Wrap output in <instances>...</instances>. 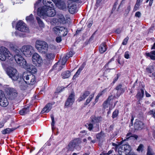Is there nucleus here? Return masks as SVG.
I'll return each mask as SVG.
<instances>
[{"label":"nucleus","mask_w":155,"mask_h":155,"mask_svg":"<svg viewBox=\"0 0 155 155\" xmlns=\"http://www.w3.org/2000/svg\"><path fill=\"white\" fill-rule=\"evenodd\" d=\"M112 145L115 147L116 151H117V149H118V152L120 155H127L131 150L130 146L128 144L120 145L113 143Z\"/></svg>","instance_id":"obj_1"},{"label":"nucleus","mask_w":155,"mask_h":155,"mask_svg":"<svg viewBox=\"0 0 155 155\" xmlns=\"http://www.w3.org/2000/svg\"><path fill=\"white\" fill-rule=\"evenodd\" d=\"M35 47L38 52L43 54H46L48 49V45L45 41L37 40L35 43Z\"/></svg>","instance_id":"obj_2"},{"label":"nucleus","mask_w":155,"mask_h":155,"mask_svg":"<svg viewBox=\"0 0 155 155\" xmlns=\"http://www.w3.org/2000/svg\"><path fill=\"white\" fill-rule=\"evenodd\" d=\"M7 59L12 60L13 59V55L6 48L3 46L0 47V60L5 61Z\"/></svg>","instance_id":"obj_3"},{"label":"nucleus","mask_w":155,"mask_h":155,"mask_svg":"<svg viewBox=\"0 0 155 155\" xmlns=\"http://www.w3.org/2000/svg\"><path fill=\"white\" fill-rule=\"evenodd\" d=\"M7 75L14 81H16L18 78V74L17 70L13 67H9L6 70Z\"/></svg>","instance_id":"obj_4"},{"label":"nucleus","mask_w":155,"mask_h":155,"mask_svg":"<svg viewBox=\"0 0 155 155\" xmlns=\"http://www.w3.org/2000/svg\"><path fill=\"white\" fill-rule=\"evenodd\" d=\"M23 78L25 82L27 84L32 85L35 83V76L30 73L29 74L26 73H24Z\"/></svg>","instance_id":"obj_5"},{"label":"nucleus","mask_w":155,"mask_h":155,"mask_svg":"<svg viewBox=\"0 0 155 155\" xmlns=\"http://www.w3.org/2000/svg\"><path fill=\"white\" fill-rule=\"evenodd\" d=\"M21 51L26 57H29L34 51L33 47L30 45H25L22 47Z\"/></svg>","instance_id":"obj_6"},{"label":"nucleus","mask_w":155,"mask_h":155,"mask_svg":"<svg viewBox=\"0 0 155 155\" xmlns=\"http://www.w3.org/2000/svg\"><path fill=\"white\" fill-rule=\"evenodd\" d=\"M14 58L17 63L21 68L26 67L27 62L20 54H16L14 56Z\"/></svg>","instance_id":"obj_7"},{"label":"nucleus","mask_w":155,"mask_h":155,"mask_svg":"<svg viewBox=\"0 0 155 155\" xmlns=\"http://www.w3.org/2000/svg\"><path fill=\"white\" fill-rule=\"evenodd\" d=\"M53 30L56 34L63 36H66L67 34V29L63 27L56 26Z\"/></svg>","instance_id":"obj_8"},{"label":"nucleus","mask_w":155,"mask_h":155,"mask_svg":"<svg viewBox=\"0 0 155 155\" xmlns=\"http://www.w3.org/2000/svg\"><path fill=\"white\" fill-rule=\"evenodd\" d=\"M49 6H44L38 8L37 12L38 15L43 18L47 16L46 14L48 12V9L47 8Z\"/></svg>","instance_id":"obj_9"},{"label":"nucleus","mask_w":155,"mask_h":155,"mask_svg":"<svg viewBox=\"0 0 155 155\" xmlns=\"http://www.w3.org/2000/svg\"><path fill=\"white\" fill-rule=\"evenodd\" d=\"M16 28L18 30L23 32H28V28L27 27L26 24L22 21H18L16 25Z\"/></svg>","instance_id":"obj_10"},{"label":"nucleus","mask_w":155,"mask_h":155,"mask_svg":"<svg viewBox=\"0 0 155 155\" xmlns=\"http://www.w3.org/2000/svg\"><path fill=\"white\" fill-rule=\"evenodd\" d=\"M74 101V93L72 92L69 96L65 104V108L70 107L73 104Z\"/></svg>","instance_id":"obj_11"},{"label":"nucleus","mask_w":155,"mask_h":155,"mask_svg":"<svg viewBox=\"0 0 155 155\" xmlns=\"http://www.w3.org/2000/svg\"><path fill=\"white\" fill-rule=\"evenodd\" d=\"M81 142V140L78 138L75 139L69 143L68 149V150L73 151L74 148L77 146H78Z\"/></svg>","instance_id":"obj_12"},{"label":"nucleus","mask_w":155,"mask_h":155,"mask_svg":"<svg viewBox=\"0 0 155 155\" xmlns=\"http://www.w3.org/2000/svg\"><path fill=\"white\" fill-rule=\"evenodd\" d=\"M8 104V101L2 91L0 90V105L6 107Z\"/></svg>","instance_id":"obj_13"},{"label":"nucleus","mask_w":155,"mask_h":155,"mask_svg":"<svg viewBox=\"0 0 155 155\" xmlns=\"http://www.w3.org/2000/svg\"><path fill=\"white\" fill-rule=\"evenodd\" d=\"M54 3L59 9L64 10L67 9L66 4L64 0H54Z\"/></svg>","instance_id":"obj_14"},{"label":"nucleus","mask_w":155,"mask_h":155,"mask_svg":"<svg viewBox=\"0 0 155 155\" xmlns=\"http://www.w3.org/2000/svg\"><path fill=\"white\" fill-rule=\"evenodd\" d=\"M54 3L59 9L64 10L67 9L66 4L64 0H54Z\"/></svg>","instance_id":"obj_15"},{"label":"nucleus","mask_w":155,"mask_h":155,"mask_svg":"<svg viewBox=\"0 0 155 155\" xmlns=\"http://www.w3.org/2000/svg\"><path fill=\"white\" fill-rule=\"evenodd\" d=\"M32 61L34 64H41L43 62L41 57L37 53H34L32 57Z\"/></svg>","instance_id":"obj_16"},{"label":"nucleus","mask_w":155,"mask_h":155,"mask_svg":"<svg viewBox=\"0 0 155 155\" xmlns=\"http://www.w3.org/2000/svg\"><path fill=\"white\" fill-rule=\"evenodd\" d=\"M67 8L69 12L71 14H74L78 11L77 5L73 3L69 4Z\"/></svg>","instance_id":"obj_17"},{"label":"nucleus","mask_w":155,"mask_h":155,"mask_svg":"<svg viewBox=\"0 0 155 155\" xmlns=\"http://www.w3.org/2000/svg\"><path fill=\"white\" fill-rule=\"evenodd\" d=\"M134 127L135 130H141L143 127V124L142 121L136 120L134 123Z\"/></svg>","instance_id":"obj_18"},{"label":"nucleus","mask_w":155,"mask_h":155,"mask_svg":"<svg viewBox=\"0 0 155 155\" xmlns=\"http://www.w3.org/2000/svg\"><path fill=\"white\" fill-rule=\"evenodd\" d=\"M45 56L46 60L47 61L48 63H50L54 58L55 54L54 53L52 52H48L45 54Z\"/></svg>","instance_id":"obj_19"},{"label":"nucleus","mask_w":155,"mask_h":155,"mask_svg":"<svg viewBox=\"0 0 155 155\" xmlns=\"http://www.w3.org/2000/svg\"><path fill=\"white\" fill-rule=\"evenodd\" d=\"M24 68L27 69L28 71L31 72L32 73H35L36 72V69L35 66L31 64L28 65L27 64L26 67Z\"/></svg>","instance_id":"obj_20"},{"label":"nucleus","mask_w":155,"mask_h":155,"mask_svg":"<svg viewBox=\"0 0 155 155\" xmlns=\"http://www.w3.org/2000/svg\"><path fill=\"white\" fill-rule=\"evenodd\" d=\"M52 106V104L51 103L47 104L41 111V113L43 114L45 113L48 112L51 109Z\"/></svg>","instance_id":"obj_21"},{"label":"nucleus","mask_w":155,"mask_h":155,"mask_svg":"<svg viewBox=\"0 0 155 155\" xmlns=\"http://www.w3.org/2000/svg\"><path fill=\"white\" fill-rule=\"evenodd\" d=\"M9 97L12 99L15 98L17 96L16 91L13 88H11L9 91Z\"/></svg>","instance_id":"obj_22"},{"label":"nucleus","mask_w":155,"mask_h":155,"mask_svg":"<svg viewBox=\"0 0 155 155\" xmlns=\"http://www.w3.org/2000/svg\"><path fill=\"white\" fill-rule=\"evenodd\" d=\"M47 8L48 9V13H47V16L48 17H53L56 14L55 10L52 9L50 6Z\"/></svg>","instance_id":"obj_23"},{"label":"nucleus","mask_w":155,"mask_h":155,"mask_svg":"<svg viewBox=\"0 0 155 155\" xmlns=\"http://www.w3.org/2000/svg\"><path fill=\"white\" fill-rule=\"evenodd\" d=\"M90 94V92L89 91H85L78 98V101L79 102H80L84 100L86 97H87Z\"/></svg>","instance_id":"obj_24"},{"label":"nucleus","mask_w":155,"mask_h":155,"mask_svg":"<svg viewBox=\"0 0 155 155\" xmlns=\"http://www.w3.org/2000/svg\"><path fill=\"white\" fill-rule=\"evenodd\" d=\"M107 45L105 43H103L100 46L99 48V51L101 53H103L105 52L107 50Z\"/></svg>","instance_id":"obj_25"},{"label":"nucleus","mask_w":155,"mask_h":155,"mask_svg":"<svg viewBox=\"0 0 155 155\" xmlns=\"http://www.w3.org/2000/svg\"><path fill=\"white\" fill-rule=\"evenodd\" d=\"M146 55L147 57L150 58L151 59L155 60V51H152L149 53H146Z\"/></svg>","instance_id":"obj_26"},{"label":"nucleus","mask_w":155,"mask_h":155,"mask_svg":"<svg viewBox=\"0 0 155 155\" xmlns=\"http://www.w3.org/2000/svg\"><path fill=\"white\" fill-rule=\"evenodd\" d=\"M29 111V106H27L20 111L19 113L21 115H25L28 114Z\"/></svg>","instance_id":"obj_27"},{"label":"nucleus","mask_w":155,"mask_h":155,"mask_svg":"<svg viewBox=\"0 0 155 155\" xmlns=\"http://www.w3.org/2000/svg\"><path fill=\"white\" fill-rule=\"evenodd\" d=\"M115 89L117 91V92L119 93V96L121 94L124 93L125 91L124 89L122 88V86L121 84H119L115 88Z\"/></svg>","instance_id":"obj_28"},{"label":"nucleus","mask_w":155,"mask_h":155,"mask_svg":"<svg viewBox=\"0 0 155 155\" xmlns=\"http://www.w3.org/2000/svg\"><path fill=\"white\" fill-rule=\"evenodd\" d=\"M101 117H99L92 116L91 117V122L94 124L99 123L101 120Z\"/></svg>","instance_id":"obj_29"},{"label":"nucleus","mask_w":155,"mask_h":155,"mask_svg":"<svg viewBox=\"0 0 155 155\" xmlns=\"http://www.w3.org/2000/svg\"><path fill=\"white\" fill-rule=\"evenodd\" d=\"M43 2L45 6H48L50 5H51L52 6H53L54 0H43Z\"/></svg>","instance_id":"obj_30"},{"label":"nucleus","mask_w":155,"mask_h":155,"mask_svg":"<svg viewBox=\"0 0 155 155\" xmlns=\"http://www.w3.org/2000/svg\"><path fill=\"white\" fill-rule=\"evenodd\" d=\"M58 22L62 24H64L66 22L65 18L62 14H60L58 15Z\"/></svg>","instance_id":"obj_31"},{"label":"nucleus","mask_w":155,"mask_h":155,"mask_svg":"<svg viewBox=\"0 0 155 155\" xmlns=\"http://www.w3.org/2000/svg\"><path fill=\"white\" fill-rule=\"evenodd\" d=\"M71 75L70 72L68 71L63 72L61 74V76L63 78H69Z\"/></svg>","instance_id":"obj_32"},{"label":"nucleus","mask_w":155,"mask_h":155,"mask_svg":"<svg viewBox=\"0 0 155 155\" xmlns=\"http://www.w3.org/2000/svg\"><path fill=\"white\" fill-rule=\"evenodd\" d=\"M16 128H8L5 129L2 131V133L3 134H6L10 133L11 132L15 130Z\"/></svg>","instance_id":"obj_33"},{"label":"nucleus","mask_w":155,"mask_h":155,"mask_svg":"<svg viewBox=\"0 0 155 155\" xmlns=\"http://www.w3.org/2000/svg\"><path fill=\"white\" fill-rule=\"evenodd\" d=\"M138 137V136L137 135H134L132 136V134L130 133H128L126 135V139H124V140L125 141L126 140L130 138H134L135 139H137Z\"/></svg>","instance_id":"obj_34"},{"label":"nucleus","mask_w":155,"mask_h":155,"mask_svg":"<svg viewBox=\"0 0 155 155\" xmlns=\"http://www.w3.org/2000/svg\"><path fill=\"white\" fill-rule=\"evenodd\" d=\"M104 137V134L102 132L97 134L96 135V137L97 139H98L99 141L102 139Z\"/></svg>","instance_id":"obj_35"},{"label":"nucleus","mask_w":155,"mask_h":155,"mask_svg":"<svg viewBox=\"0 0 155 155\" xmlns=\"http://www.w3.org/2000/svg\"><path fill=\"white\" fill-rule=\"evenodd\" d=\"M114 61V59L113 58H111L107 63L105 64L104 66V67L106 68L107 69L109 67H113V64L112 63V61Z\"/></svg>","instance_id":"obj_36"},{"label":"nucleus","mask_w":155,"mask_h":155,"mask_svg":"<svg viewBox=\"0 0 155 155\" xmlns=\"http://www.w3.org/2000/svg\"><path fill=\"white\" fill-rule=\"evenodd\" d=\"M144 94V91L143 89H141L140 91L138 92L136 95L138 98L140 99L143 97Z\"/></svg>","instance_id":"obj_37"},{"label":"nucleus","mask_w":155,"mask_h":155,"mask_svg":"<svg viewBox=\"0 0 155 155\" xmlns=\"http://www.w3.org/2000/svg\"><path fill=\"white\" fill-rule=\"evenodd\" d=\"M83 68L82 67H81L79 68L77 72L74 76L73 77V78L74 79L76 78L80 74L81 71L82 70Z\"/></svg>","instance_id":"obj_38"},{"label":"nucleus","mask_w":155,"mask_h":155,"mask_svg":"<svg viewBox=\"0 0 155 155\" xmlns=\"http://www.w3.org/2000/svg\"><path fill=\"white\" fill-rule=\"evenodd\" d=\"M94 95H91L89 96V97L86 100V102L84 103V104L85 105H87V104H88L91 101Z\"/></svg>","instance_id":"obj_39"},{"label":"nucleus","mask_w":155,"mask_h":155,"mask_svg":"<svg viewBox=\"0 0 155 155\" xmlns=\"http://www.w3.org/2000/svg\"><path fill=\"white\" fill-rule=\"evenodd\" d=\"M94 95H91L89 96V97L86 100V102L84 103V104L85 105H87V104H88L91 101Z\"/></svg>","instance_id":"obj_40"},{"label":"nucleus","mask_w":155,"mask_h":155,"mask_svg":"<svg viewBox=\"0 0 155 155\" xmlns=\"http://www.w3.org/2000/svg\"><path fill=\"white\" fill-rule=\"evenodd\" d=\"M115 97V96H113L112 95L108 97L107 99L106 100V101L110 103V104H112V100H113L114 97Z\"/></svg>","instance_id":"obj_41"},{"label":"nucleus","mask_w":155,"mask_h":155,"mask_svg":"<svg viewBox=\"0 0 155 155\" xmlns=\"http://www.w3.org/2000/svg\"><path fill=\"white\" fill-rule=\"evenodd\" d=\"M147 155H154V153L149 147L147 149Z\"/></svg>","instance_id":"obj_42"},{"label":"nucleus","mask_w":155,"mask_h":155,"mask_svg":"<svg viewBox=\"0 0 155 155\" xmlns=\"http://www.w3.org/2000/svg\"><path fill=\"white\" fill-rule=\"evenodd\" d=\"M36 19L37 20L38 22L39 25L41 27H43L44 26V24L43 22L41 20L40 18L38 17H37Z\"/></svg>","instance_id":"obj_43"},{"label":"nucleus","mask_w":155,"mask_h":155,"mask_svg":"<svg viewBox=\"0 0 155 155\" xmlns=\"http://www.w3.org/2000/svg\"><path fill=\"white\" fill-rule=\"evenodd\" d=\"M51 117L52 120L51 127L52 130H53L54 129V126L55 124L53 114H51Z\"/></svg>","instance_id":"obj_44"},{"label":"nucleus","mask_w":155,"mask_h":155,"mask_svg":"<svg viewBox=\"0 0 155 155\" xmlns=\"http://www.w3.org/2000/svg\"><path fill=\"white\" fill-rule=\"evenodd\" d=\"M33 19V16L32 14H31L29 16L27 17L26 18V21L28 22H30L32 21Z\"/></svg>","instance_id":"obj_45"},{"label":"nucleus","mask_w":155,"mask_h":155,"mask_svg":"<svg viewBox=\"0 0 155 155\" xmlns=\"http://www.w3.org/2000/svg\"><path fill=\"white\" fill-rule=\"evenodd\" d=\"M154 68L152 66H149L147 68V71L149 73H151L153 71Z\"/></svg>","instance_id":"obj_46"},{"label":"nucleus","mask_w":155,"mask_h":155,"mask_svg":"<svg viewBox=\"0 0 155 155\" xmlns=\"http://www.w3.org/2000/svg\"><path fill=\"white\" fill-rule=\"evenodd\" d=\"M119 111L117 110H115L113 112L112 117L114 118L116 117L118 115Z\"/></svg>","instance_id":"obj_47"},{"label":"nucleus","mask_w":155,"mask_h":155,"mask_svg":"<svg viewBox=\"0 0 155 155\" xmlns=\"http://www.w3.org/2000/svg\"><path fill=\"white\" fill-rule=\"evenodd\" d=\"M67 58L66 57H64L62 60L61 65L64 66L65 64L66 63L67 61Z\"/></svg>","instance_id":"obj_48"},{"label":"nucleus","mask_w":155,"mask_h":155,"mask_svg":"<svg viewBox=\"0 0 155 155\" xmlns=\"http://www.w3.org/2000/svg\"><path fill=\"white\" fill-rule=\"evenodd\" d=\"M140 5V4L136 2V4L135 5L134 8V11L137 10L138 9Z\"/></svg>","instance_id":"obj_49"},{"label":"nucleus","mask_w":155,"mask_h":155,"mask_svg":"<svg viewBox=\"0 0 155 155\" xmlns=\"http://www.w3.org/2000/svg\"><path fill=\"white\" fill-rule=\"evenodd\" d=\"M110 104V103H109L107 101H105L104 103L103 104V105L104 108H106L108 107V105Z\"/></svg>","instance_id":"obj_50"},{"label":"nucleus","mask_w":155,"mask_h":155,"mask_svg":"<svg viewBox=\"0 0 155 155\" xmlns=\"http://www.w3.org/2000/svg\"><path fill=\"white\" fill-rule=\"evenodd\" d=\"M149 114L152 115V116L155 118V110H150Z\"/></svg>","instance_id":"obj_51"},{"label":"nucleus","mask_w":155,"mask_h":155,"mask_svg":"<svg viewBox=\"0 0 155 155\" xmlns=\"http://www.w3.org/2000/svg\"><path fill=\"white\" fill-rule=\"evenodd\" d=\"M129 38L128 37H126L123 40L122 44L124 45H126L127 43V41L128 40Z\"/></svg>","instance_id":"obj_52"},{"label":"nucleus","mask_w":155,"mask_h":155,"mask_svg":"<svg viewBox=\"0 0 155 155\" xmlns=\"http://www.w3.org/2000/svg\"><path fill=\"white\" fill-rule=\"evenodd\" d=\"M120 76V75L119 74H117L116 75V76L114 78V80L113 81V83L114 84Z\"/></svg>","instance_id":"obj_53"},{"label":"nucleus","mask_w":155,"mask_h":155,"mask_svg":"<svg viewBox=\"0 0 155 155\" xmlns=\"http://www.w3.org/2000/svg\"><path fill=\"white\" fill-rule=\"evenodd\" d=\"M73 53L72 51H70L69 52V53L66 55L65 57H66L67 58H68L71 57L73 54Z\"/></svg>","instance_id":"obj_54"},{"label":"nucleus","mask_w":155,"mask_h":155,"mask_svg":"<svg viewBox=\"0 0 155 155\" xmlns=\"http://www.w3.org/2000/svg\"><path fill=\"white\" fill-rule=\"evenodd\" d=\"M130 5H129L127 7V8L125 9V12L126 13L128 14L130 12Z\"/></svg>","instance_id":"obj_55"},{"label":"nucleus","mask_w":155,"mask_h":155,"mask_svg":"<svg viewBox=\"0 0 155 155\" xmlns=\"http://www.w3.org/2000/svg\"><path fill=\"white\" fill-rule=\"evenodd\" d=\"M141 16V13L140 12H137L135 14V17H138L139 18H140Z\"/></svg>","instance_id":"obj_56"},{"label":"nucleus","mask_w":155,"mask_h":155,"mask_svg":"<svg viewBox=\"0 0 155 155\" xmlns=\"http://www.w3.org/2000/svg\"><path fill=\"white\" fill-rule=\"evenodd\" d=\"M61 37H57L55 39V41L58 43H60L61 41Z\"/></svg>","instance_id":"obj_57"},{"label":"nucleus","mask_w":155,"mask_h":155,"mask_svg":"<svg viewBox=\"0 0 155 155\" xmlns=\"http://www.w3.org/2000/svg\"><path fill=\"white\" fill-rule=\"evenodd\" d=\"M143 145L142 144H140L139 145V146L138 147V148L137 149V150L138 151H141L143 149Z\"/></svg>","instance_id":"obj_58"},{"label":"nucleus","mask_w":155,"mask_h":155,"mask_svg":"<svg viewBox=\"0 0 155 155\" xmlns=\"http://www.w3.org/2000/svg\"><path fill=\"white\" fill-rule=\"evenodd\" d=\"M124 56V57L126 59H128L129 58V55L128 51H127L125 52Z\"/></svg>","instance_id":"obj_59"},{"label":"nucleus","mask_w":155,"mask_h":155,"mask_svg":"<svg viewBox=\"0 0 155 155\" xmlns=\"http://www.w3.org/2000/svg\"><path fill=\"white\" fill-rule=\"evenodd\" d=\"M93 124L92 123L89 124H88V129L89 130H92V129L93 128Z\"/></svg>","instance_id":"obj_60"},{"label":"nucleus","mask_w":155,"mask_h":155,"mask_svg":"<svg viewBox=\"0 0 155 155\" xmlns=\"http://www.w3.org/2000/svg\"><path fill=\"white\" fill-rule=\"evenodd\" d=\"M87 139L91 141L90 143H94L96 142V141L95 140H92V138L90 137H89L87 138Z\"/></svg>","instance_id":"obj_61"},{"label":"nucleus","mask_w":155,"mask_h":155,"mask_svg":"<svg viewBox=\"0 0 155 155\" xmlns=\"http://www.w3.org/2000/svg\"><path fill=\"white\" fill-rule=\"evenodd\" d=\"M106 89H105L104 90H103V91H102L101 92H100L97 95V96L99 97H100L106 91Z\"/></svg>","instance_id":"obj_62"},{"label":"nucleus","mask_w":155,"mask_h":155,"mask_svg":"<svg viewBox=\"0 0 155 155\" xmlns=\"http://www.w3.org/2000/svg\"><path fill=\"white\" fill-rule=\"evenodd\" d=\"M41 0H38L37 2H36L35 4V8H36L38 7V4L41 2Z\"/></svg>","instance_id":"obj_63"},{"label":"nucleus","mask_w":155,"mask_h":155,"mask_svg":"<svg viewBox=\"0 0 155 155\" xmlns=\"http://www.w3.org/2000/svg\"><path fill=\"white\" fill-rule=\"evenodd\" d=\"M13 36H20L19 35L18 32L17 31H15L14 33H13L12 34Z\"/></svg>","instance_id":"obj_64"}]
</instances>
